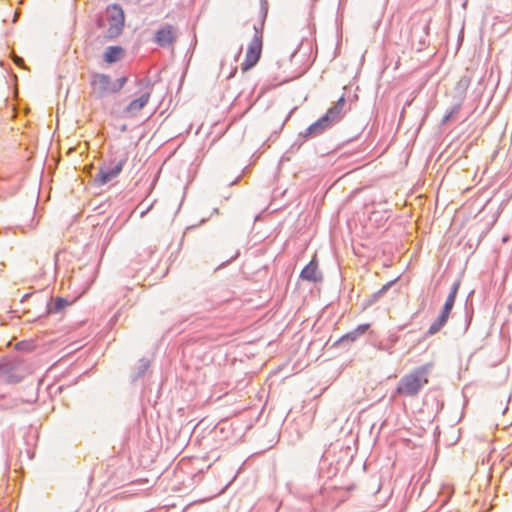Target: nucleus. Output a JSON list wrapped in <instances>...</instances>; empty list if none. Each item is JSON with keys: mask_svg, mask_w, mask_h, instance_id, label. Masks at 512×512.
Listing matches in <instances>:
<instances>
[{"mask_svg": "<svg viewBox=\"0 0 512 512\" xmlns=\"http://www.w3.org/2000/svg\"><path fill=\"white\" fill-rule=\"evenodd\" d=\"M431 369L432 364L428 363L404 375L397 385V393L405 396L417 395L418 392L428 384Z\"/></svg>", "mask_w": 512, "mask_h": 512, "instance_id": "obj_1", "label": "nucleus"}, {"mask_svg": "<svg viewBox=\"0 0 512 512\" xmlns=\"http://www.w3.org/2000/svg\"><path fill=\"white\" fill-rule=\"evenodd\" d=\"M28 374V369L16 359H3L0 361V382L15 384Z\"/></svg>", "mask_w": 512, "mask_h": 512, "instance_id": "obj_2", "label": "nucleus"}, {"mask_svg": "<svg viewBox=\"0 0 512 512\" xmlns=\"http://www.w3.org/2000/svg\"><path fill=\"white\" fill-rule=\"evenodd\" d=\"M105 19L108 23L107 36L114 38L120 35L125 24L123 9L118 4L108 6Z\"/></svg>", "mask_w": 512, "mask_h": 512, "instance_id": "obj_3", "label": "nucleus"}, {"mask_svg": "<svg viewBox=\"0 0 512 512\" xmlns=\"http://www.w3.org/2000/svg\"><path fill=\"white\" fill-rule=\"evenodd\" d=\"M344 105L345 99L341 97L340 99H338V101L334 104L333 107L328 109V111L323 117H321L317 122L309 126L308 133L316 134L325 130L332 121L336 120L339 117L344 108Z\"/></svg>", "mask_w": 512, "mask_h": 512, "instance_id": "obj_4", "label": "nucleus"}, {"mask_svg": "<svg viewBox=\"0 0 512 512\" xmlns=\"http://www.w3.org/2000/svg\"><path fill=\"white\" fill-rule=\"evenodd\" d=\"M262 53V36L256 31V34L248 45L245 60L241 64V70L246 72L254 67L260 59Z\"/></svg>", "mask_w": 512, "mask_h": 512, "instance_id": "obj_5", "label": "nucleus"}, {"mask_svg": "<svg viewBox=\"0 0 512 512\" xmlns=\"http://www.w3.org/2000/svg\"><path fill=\"white\" fill-rule=\"evenodd\" d=\"M176 38V29L172 25H165L156 31L154 41L159 46L165 47L173 44Z\"/></svg>", "mask_w": 512, "mask_h": 512, "instance_id": "obj_6", "label": "nucleus"}, {"mask_svg": "<svg viewBox=\"0 0 512 512\" xmlns=\"http://www.w3.org/2000/svg\"><path fill=\"white\" fill-rule=\"evenodd\" d=\"M150 96V93L146 92L139 98L131 101L124 109L125 114L130 117L136 116L149 102Z\"/></svg>", "mask_w": 512, "mask_h": 512, "instance_id": "obj_7", "label": "nucleus"}, {"mask_svg": "<svg viewBox=\"0 0 512 512\" xmlns=\"http://www.w3.org/2000/svg\"><path fill=\"white\" fill-rule=\"evenodd\" d=\"M122 168L123 161H119L114 167L110 169H101L96 177V180L102 185L106 184L115 178L121 172Z\"/></svg>", "mask_w": 512, "mask_h": 512, "instance_id": "obj_8", "label": "nucleus"}, {"mask_svg": "<svg viewBox=\"0 0 512 512\" xmlns=\"http://www.w3.org/2000/svg\"><path fill=\"white\" fill-rule=\"evenodd\" d=\"M300 277L307 281L317 282L321 280V275L318 272V264L315 260H311L301 271Z\"/></svg>", "mask_w": 512, "mask_h": 512, "instance_id": "obj_9", "label": "nucleus"}, {"mask_svg": "<svg viewBox=\"0 0 512 512\" xmlns=\"http://www.w3.org/2000/svg\"><path fill=\"white\" fill-rule=\"evenodd\" d=\"M92 84L94 89L101 94L111 92V89H113L114 86V84L111 83L110 78L106 75L95 76Z\"/></svg>", "mask_w": 512, "mask_h": 512, "instance_id": "obj_10", "label": "nucleus"}, {"mask_svg": "<svg viewBox=\"0 0 512 512\" xmlns=\"http://www.w3.org/2000/svg\"><path fill=\"white\" fill-rule=\"evenodd\" d=\"M458 288H459V284L456 283L453 285L452 289H451V292L449 294V296L447 297L446 299V302L443 306V309L441 311V314L439 317H441L442 319H445L446 321L448 320L449 318V314L453 308V305H454V302H455V298H456V295H457V292H458Z\"/></svg>", "mask_w": 512, "mask_h": 512, "instance_id": "obj_11", "label": "nucleus"}, {"mask_svg": "<svg viewBox=\"0 0 512 512\" xmlns=\"http://www.w3.org/2000/svg\"><path fill=\"white\" fill-rule=\"evenodd\" d=\"M124 56V49L120 46H110L104 53V60L111 64L121 60Z\"/></svg>", "mask_w": 512, "mask_h": 512, "instance_id": "obj_12", "label": "nucleus"}, {"mask_svg": "<svg viewBox=\"0 0 512 512\" xmlns=\"http://www.w3.org/2000/svg\"><path fill=\"white\" fill-rule=\"evenodd\" d=\"M67 305V300L63 298H57L55 302L50 299V302L47 304V313H58L62 311Z\"/></svg>", "mask_w": 512, "mask_h": 512, "instance_id": "obj_13", "label": "nucleus"}, {"mask_svg": "<svg viewBox=\"0 0 512 512\" xmlns=\"http://www.w3.org/2000/svg\"><path fill=\"white\" fill-rule=\"evenodd\" d=\"M369 324L359 325L355 330L345 334L342 339L343 340H356L359 336L363 335L369 328Z\"/></svg>", "mask_w": 512, "mask_h": 512, "instance_id": "obj_14", "label": "nucleus"}, {"mask_svg": "<svg viewBox=\"0 0 512 512\" xmlns=\"http://www.w3.org/2000/svg\"><path fill=\"white\" fill-rule=\"evenodd\" d=\"M446 322L447 321L445 319L438 317V319L434 321L429 327L428 333L430 335L437 333L445 325Z\"/></svg>", "mask_w": 512, "mask_h": 512, "instance_id": "obj_15", "label": "nucleus"}, {"mask_svg": "<svg viewBox=\"0 0 512 512\" xmlns=\"http://www.w3.org/2000/svg\"><path fill=\"white\" fill-rule=\"evenodd\" d=\"M127 78L121 77L117 80V84L113 86V89H111V92H117L119 91L125 84H126Z\"/></svg>", "mask_w": 512, "mask_h": 512, "instance_id": "obj_16", "label": "nucleus"}, {"mask_svg": "<svg viewBox=\"0 0 512 512\" xmlns=\"http://www.w3.org/2000/svg\"><path fill=\"white\" fill-rule=\"evenodd\" d=\"M13 61H14V63H15L17 66H19V67H24V60H23L21 57H19V56H17V55H14V56H13Z\"/></svg>", "mask_w": 512, "mask_h": 512, "instance_id": "obj_17", "label": "nucleus"}]
</instances>
